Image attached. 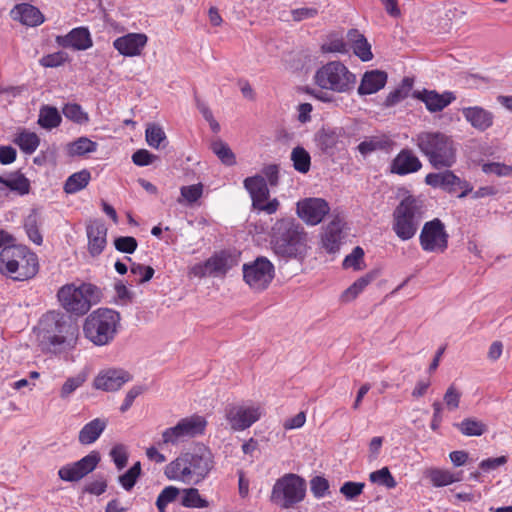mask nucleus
<instances>
[{"mask_svg": "<svg viewBox=\"0 0 512 512\" xmlns=\"http://www.w3.org/2000/svg\"><path fill=\"white\" fill-rule=\"evenodd\" d=\"M184 495L181 504L187 508H206L209 502L202 498L197 488H187L183 490Z\"/></svg>", "mask_w": 512, "mask_h": 512, "instance_id": "obj_40", "label": "nucleus"}, {"mask_svg": "<svg viewBox=\"0 0 512 512\" xmlns=\"http://www.w3.org/2000/svg\"><path fill=\"white\" fill-rule=\"evenodd\" d=\"M157 159L158 157L156 155L146 149H139L132 155V161L137 166H148Z\"/></svg>", "mask_w": 512, "mask_h": 512, "instance_id": "obj_62", "label": "nucleus"}, {"mask_svg": "<svg viewBox=\"0 0 512 512\" xmlns=\"http://www.w3.org/2000/svg\"><path fill=\"white\" fill-rule=\"evenodd\" d=\"M87 237L89 253L98 256L107 244V227L101 221H93L87 226Z\"/></svg>", "mask_w": 512, "mask_h": 512, "instance_id": "obj_22", "label": "nucleus"}, {"mask_svg": "<svg viewBox=\"0 0 512 512\" xmlns=\"http://www.w3.org/2000/svg\"><path fill=\"white\" fill-rule=\"evenodd\" d=\"M140 474L141 464L136 462L128 471L119 476L118 481L126 491H130L135 486Z\"/></svg>", "mask_w": 512, "mask_h": 512, "instance_id": "obj_47", "label": "nucleus"}, {"mask_svg": "<svg viewBox=\"0 0 512 512\" xmlns=\"http://www.w3.org/2000/svg\"><path fill=\"white\" fill-rule=\"evenodd\" d=\"M456 426L465 436H481L487 430L486 425L482 421L474 418H466L456 424Z\"/></svg>", "mask_w": 512, "mask_h": 512, "instance_id": "obj_39", "label": "nucleus"}, {"mask_svg": "<svg viewBox=\"0 0 512 512\" xmlns=\"http://www.w3.org/2000/svg\"><path fill=\"white\" fill-rule=\"evenodd\" d=\"M425 476L435 487H443L462 480V473L454 474L448 470L431 468L426 470Z\"/></svg>", "mask_w": 512, "mask_h": 512, "instance_id": "obj_30", "label": "nucleus"}, {"mask_svg": "<svg viewBox=\"0 0 512 512\" xmlns=\"http://www.w3.org/2000/svg\"><path fill=\"white\" fill-rule=\"evenodd\" d=\"M310 489L314 497L322 498L329 489V482L321 476H315L310 481Z\"/></svg>", "mask_w": 512, "mask_h": 512, "instance_id": "obj_59", "label": "nucleus"}, {"mask_svg": "<svg viewBox=\"0 0 512 512\" xmlns=\"http://www.w3.org/2000/svg\"><path fill=\"white\" fill-rule=\"evenodd\" d=\"M414 97L424 102L427 110L430 112L442 111L455 100V96L452 92L440 94L435 90L426 89L415 92Z\"/></svg>", "mask_w": 512, "mask_h": 512, "instance_id": "obj_21", "label": "nucleus"}, {"mask_svg": "<svg viewBox=\"0 0 512 512\" xmlns=\"http://www.w3.org/2000/svg\"><path fill=\"white\" fill-rule=\"evenodd\" d=\"M369 479L372 483L383 485L388 489L395 488L397 485L396 480L390 473L387 467H383L377 471L370 473Z\"/></svg>", "mask_w": 512, "mask_h": 512, "instance_id": "obj_48", "label": "nucleus"}, {"mask_svg": "<svg viewBox=\"0 0 512 512\" xmlns=\"http://www.w3.org/2000/svg\"><path fill=\"white\" fill-rule=\"evenodd\" d=\"M483 171L485 173H491L498 176H509L512 175V167L500 164V163H488L483 165Z\"/></svg>", "mask_w": 512, "mask_h": 512, "instance_id": "obj_64", "label": "nucleus"}, {"mask_svg": "<svg viewBox=\"0 0 512 512\" xmlns=\"http://www.w3.org/2000/svg\"><path fill=\"white\" fill-rule=\"evenodd\" d=\"M210 149L218 157L222 164L226 166H233L236 164V156L234 152L231 150L229 145L221 139L212 141L210 144Z\"/></svg>", "mask_w": 512, "mask_h": 512, "instance_id": "obj_34", "label": "nucleus"}, {"mask_svg": "<svg viewBox=\"0 0 512 512\" xmlns=\"http://www.w3.org/2000/svg\"><path fill=\"white\" fill-rule=\"evenodd\" d=\"M421 167V161L411 150H402L393 160L392 172L398 175H406L417 172Z\"/></svg>", "mask_w": 512, "mask_h": 512, "instance_id": "obj_24", "label": "nucleus"}, {"mask_svg": "<svg viewBox=\"0 0 512 512\" xmlns=\"http://www.w3.org/2000/svg\"><path fill=\"white\" fill-rule=\"evenodd\" d=\"M264 414L260 405H230L225 418L233 431H243L256 423Z\"/></svg>", "mask_w": 512, "mask_h": 512, "instance_id": "obj_13", "label": "nucleus"}, {"mask_svg": "<svg viewBox=\"0 0 512 512\" xmlns=\"http://www.w3.org/2000/svg\"><path fill=\"white\" fill-rule=\"evenodd\" d=\"M181 198L178 199L179 203H182V199L187 203L192 204L196 202L203 193V185L201 183L182 186L180 189Z\"/></svg>", "mask_w": 512, "mask_h": 512, "instance_id": "obj_50", "label": "nucleus"}, {"mask_svg": "<svg viewBox=\"0 0 512 512\" xmlns=\"http://www.w3.org/2000/svg\"><path fill=\"white\" fill-rule=\"evenodd\" d=\"M114 246L121 253L132 254L137 249L138 243L132 236H120L114 240Z\"/></svg>", "mask_w": 512, "mask_h": 512, "instance_id": "obj_54", "label": "nucleus"}, {"mask_svg": "<svg viewBox=\"0 0 512 512\" xmlns=\"http://www.w3.org/2000/svg\"><path fill=\"white\" fill-rule=\"evenodd\" d=\"M315 83L322 89L337 93L353 90L356 76L340 61H331L320 67L314 75Z\"/></svg>", "mask_w": 512, "mask_h": 512, "instance_id": "obj_8", "label": "nucleus"}, {"mask_svg": "<svg viewBox=\"0 0 512 512\" xmlns=\"http://www.w3.org/2000/svg\"><path fill=\"white\" fill-rule=\"evenodd\" d=\"M60 305L68 313L77 316L86 314L92 305L100 301L99 289L89 283H82L80 286L66 284L57 293Z\"/></svg>", "mask_w": 512, "mask_h": 512, "instance_id": "obj_7", "label": "nucleus"}, {"mask_svg": "<svg viewBox=\"0 0 512 512\" xmlns=\"http://www.w3.org/2000/svg\"><path fill=\"white\" fill-rule=\"evenodd\" d=\"M101 460L97 451H92L80 460L66 464L58 470V476L66 482H78L94 471Z\"/></svg>", "mask_w": 512, "mask_h": 512, "instance_id": "obj_14", "label": "nucleus"}, {"mask_svg": "<svg viewBox=\"0 0 512 512\" xmlns=\"http://www.w3.org/2000/svg\"><path fill=\"white\" fill-rule=\"evenodd\" d=\"M387 82V73L371 70L364 73L358 87L359 95H370L381 90Z\"/></svg>", "mask_w": 512, "mask_h": 512, "instance_id": "obj_25", "label": "nucleus"}, {"mask_svg": "<svg viewBox=\"0 0 512 512\" xmlns=\"http://www.w3.org/2000/svg\"><path fill=\"white\" fill-rule=\"evenodd\" d=\"M145 140L147 144L154 149H159L162 145L165 147L167 144V137L163 128L156 123L147 124Z\"/></svg>", "mask_w": 512, "mask_h": 512, "instance_id": "obj_33", "label": "nucleus"}, {"mask_svg": "<svg viewBox=\"0 0 512 512\" xmlns=\"http://www.w3.org/2000/svg\"><path fill=\"white\" fill-rule=\"evenodd\" d=\"M15 19L27 26H38L44 22V16L41 11L33 5L22 3L12 10Z\"/></svg>", "mask_w": 512, "mask_h": 512, "instance_id": "obj_28", "label": "nucleus"}, {"mask_svg": "<svg viewBox=\"0 0 512 512\" xmlns=\"http://www.w3.org/2000/svg\"><path fill=\"white\" fill-rule=\"evenodd\" d=\"M306 489V481L301 476L287 473L273 485L271 501L282 509H291L304 500Z\"/></svg>", "mask_w": 512, "mask_h": 512, "instance_id": "obj_9", "label": "nucleus"}, {"mask_svg": "<svg viewBox=\"0 0 512 512\" xmlns=\"http://www.w3.org/2000/svg\"><path fill=\"white\" fill-rule=\"evenodd\" d=\"M343 220L336 216L324 228L321 234L322 247L329 253L339 250L343 239Z\"/></svg>", "mask_w": 512, "mask_h": 512, "instance_id": "obj_19", "label": "nucleus"}, {"mask_svg": "<svg viewBox=\"0 0 512 512\" xmlns=\"http://www.w3.org/2000/svg\"><path fill=\"white\" fill-rule=\"evenodd\" d=\"M423 202L413 196L404 198L393 211L392 230L402 241L412 239L424 218Z\"/></svg>", "mask_w": 512, "mask_h": 512, "instance_id": "obj_5", "label": "nucleus"}, {"mask_svg": "<svg viewBox=\"0 0 512 512\" xmlns=\"http://www.w3.org/2000/svg\"><path fill=\"white\" fill-rule=\"evenodd\" d=\"M290 158L296 171L305 174L310 170L311 157L303 147L297 146L293 148Z\"/></svg>", "mask_w": 512, "mask_h": 512, "instance_id": "obj_38", "label": "nucleus"}, {"mask_svg": "<svg viewBox=\"0 0 512 512\" xmlns=\"http://www.w3.org/2000/svg\"><path fill=\"white\" fill-rule=\"evenodd\" d=\"M90 179L91 174L86 169L73 173L66 180L64 184V191L67 194L77 193L89 184Z\"/></svg>", "mask_w": 512, "mask_h": 512, "instance_id": "obj_32", "label": "nucleus"}, {"mask_svg": "<svg viewBox=\"0 0 512 512\" xmlns=\"http://www.w3.org/2000/svg\"><path fill=\"white\" fill-rule=\"evenodd\" d=\"M329 211V204L322 198H306L297 203L298 216L309 225L319 224Z\"/></svg>", "mask_w": 512, "mask_h": 512, "instance_id": "obj_15", "label": "nucleus"}, {"mask_svg": "<svg viewBox=\"0 0 512 512\" xmlns=\"http://www.w3.org/2000/svg\"><path fill=\"white\" fill-rule=\"evenodd\" d=\"M61 123V115L55 107L45 105L39 112L38 124L45 129L58 127Z\"/></svg>", "mask_w": 512, "mask_h": 512, "instance_id": "obj_36", "label": "nucleus"}, {"mask_svg": "<svg viewBox=\"0 0 512 512\" xmlns=\"http://www.w3.org/2000/svg\"><path fill=\"white\" fill-rule=\"evenodd\" d=\"M107 427V420L95 418L83 426L78 435V440L82 445L94 443Z\"/></svg>", "mask_w": 512, "mask_h": 512, "instance_id": "obj_29", "label": "nucleus"}, {"mask_svg": "<svg viewBox=\"0 0 512 512\" xmlns=\"http://www.w3.org/2000/svg\"><path fill=\"white\" fill-rule=\"evenodd\" d=\"M180 490L175 486H167L165 487L161 493L158 495L156 500V507L159 512H166V507L168 504L174 502L179 495Z\"/></svg>", "mask_w": 512, "mask_h": 512, "instance_id": "obj_46", "label": "nucleus"}, {"mask_svg": "<svg viewBox=\"0 0 512 512\" xmlns=\"http://www.w3.org/2000/svg\"><path fill=\"white\" fill-rule=\"evenodd\" d=\"M372 276L371 275H365L358 280H356L351 286H349L343 293H342V300L344 302H349L355 299L360 292L363 291V289L371 282Z\"/></svg>", "mask_w": 512, "mask_h": 512, "instance_id": "obj_45", "label": "nucleus"}, {"mask_svg": "<svg viewBox=\"0 0 512 512\" xmlns=\"http://www.w3.org/2000/svg\"><path fill=\"white\" fill-rule=\"evenodd\" d=\"M154 269L151 266L133 263L130 267V273L134 276H139L136 281L138 283L148 282L154 275Z\"/></svg>", "mask_w": 512, "mask_h": 512, "instance_id": "obj_58", "label": "nucleus"}, {"mask_svg": "<svg viewBox=\"0 0 512 512\" xmlns=\"http://www.w3.org/2000/svg\"><path fill=\"white\" fill-rule=\"evenodd\" d=\"M14 143L17 144L24 153L32 154L37 150L40 144V138L34 132L23 130L17 135Z\"/></svg>", "mask_w": 512, "mask_h": 512, "instance_id": "obj_35", "label": "nucleus"}, {"mask_svg": "<svg viewBox=\"0 0 512 512\" xmlns=\"http://www.w3.org/2000/svg\"><path fill=\"white\" fill-rule=\"evenodd\" d=\"M120 319V314L117 311L99 308L85 319L84 335L97 346L106 345L114 339Z\"/></svg>", "mask_w": 512, "mask_h": 512, "instance_id": "obj_6", "label": "nucleus"}, {"mask_svg": "<svg viewBox=\"0 0 512 512\" xmlns=\"http://www.w3.org/2000/svg\"><path fill=\"white\" fill-rule=\"evenodd\" d=\"M205 417L193 414L180 419L173 427H169L162 432L160 445H178L189 439L201 436L205 433L207 427Z\"/></svg>", "mask_w": 512, "mask_h": 512, "instance_id": "obj_10", "label": "nucleus"}, {"mask_svg": "<svg viewBox=\"0 0 512 512\" xmlns=\"http://www.w3.org/2000/svg\"><path fill=\"white\" fill-rule=\"evenodd\" d=\"M425 183L433 188H440L446 192L452 193L457 190L459 177L451 170L447 169L444 172L427 174L425 177Z\"/></svg>", "mask_w": 512, "mask_h": 512, "instance_id": "obj_26", "label": "nucleus"}, {"mask_svg": "<svg viewBox=\"0 0 512 512\" xmlns=\"http://www.w3.org/2000/svg\"><path fill=\"white\" fill-rule=\"evenodd\" d=\"M465 120L477 131L484 132L494 123V114L481 106L464 107L461 110Z\"/></svg>", "mask_w": 512, "mask_h": 512, "instance_id": "obj_20", "label": "nucleus"}, {"mask_svg": "<svg viewBox=\"0 0 512 512\" xmlns=\"http://www.w3.org/2000/svg\"><path fill=\"white\" fill-rule=\"evenodd\" d=\"M38 272V259L36 254L28 251L25 256L18 260L17 269L14 275H9L13 280L24 281L36 275Z\"/></svg>", "mask_w": 512, "mask_h": 512, "instance_id": "obj_27", "label": "nucleus"}, {"mask_svg": "<svg viewBox=\"0 0 512 512\" xmlns=\"http://www.w3.org/2000/svg\"><path fill=\"white\" fill-rule=\"evenodd\" d=\"M271 246L278 256L303 259L309 248L308 235L300 224L281 219L272 227Z\"/></svg>", "mask_w": 512, "mask_h": 512, "instance_id": "obj_3", "label": "nucleus"}, {"mask_svg": "<svg viewBox=\"0 0 512 512\" xmlns=\"http://www.w3.org/2000/svg\"><path fill=\"white\" fill-rule=\"evenodd\" d=\"M269 196L270 192L268 191V193H262L261 195L253 198V208L263 211L269 215L275 213L279 207V201L276 198L269 200Z\"/></svg>", "mask_w": 512, "mask_h": 512, "instance_id": "obj_43", "label": "nucleus"}, {"mask_svg": "<svg viewBox=\"0 0 512 512\" xmlns=\"http://www.w3.org/2000/svg\"><path fill=\"white\" fill-rule=\"evenodd\" d=\"M110 457L112 458L117 469H123L128 462L127 448L123 444L115 445L110 451Z\"/></svg>", "mask_w": 512, "mask_h": 512, "instance_id": "obj_53", "label": "nucleus"}, {"mask_svg": "<svg viewBox=\"0 0 512 512\" xmlns=\"http://www.w3.org/2000/svg\"><path fill=\"white\" fill-rule=\"evenodd\" d=\"M387 145V141L380 137H369L363 140L358 145V151L366 156L374 151L384 149Z\"/></svg>", "mask_w": 512, "mask_h": 512, "instance_id": "obj_49", "label": "nucleus"}, {"mask_svg": "<svg viewBox=\"0 0 512 512\" xmlns=\"http://www.w3.org/2000/svg\"><path fill=\"white\" fill-rule=\"evenodd\" d=\"M411 88L412 81L409 78L403 79L401 86L387 95L384 105L386 107H391L404 100L408 97Z\"/></svg>", "mask_w": 512, "mask_h": 512, "instance_id": "obj_41", "label": "nucleus"}, {"mask_svg": "<svg viewBox=\"0 0 512 512\" xmlns=\"http://www.w3.org/2000/svg\"><path fill=\"white\" fill-rule=\"evenodd\" d=\"M416 145L434 169L450 168L456 162V146L453 139L439 131L421 132Z\"/></svg>", "mask_w": 512, "mask_h": 512, "instance_id": "obj_4", "label": "nucleus"}, {"mask_svg": "<svg viewBox=\"0 0 512 512\" xmlns=\"http://www.w3.org/2000/svg\"><path fill=\"white\" fill-rule=\"evenodd\" d=\"M348 39L353 43L354 53L364 62L372 59L371 46L364 35L352 29L348 32Z\"/></svg>", "mask_w": 512, "mask_h": 512, "instance_id": "obj_31", "label": "nucleus"}, {"mask_svg": "<svg viewBox=\"0 0 512 512\" xmlns=\"http://www.w3.org/2000/svg\"><path fill=\"white\" fill-rule=\"evenodd\" d=\"M131 380L132 376L128 371L121 368H108L98 373L93 386L98 390L114 392Z\"/></svg>", "mask_w": 512, "mask_h": 512, "instance_id": "obj_16", "label": "nucleus"}, {"mask_svg": "<svg viewBox=\"0 0 512 512\" xmlns=\"http://www.w3.org/2000/svg\"><path fill=\"white\" fill-rule=\"evenodd\" d=\"M42 351L61 354L74 350L78 344L79 327L60 311H48L34 328Z\"/></svg>", "mask_w": 512, "mask_h": 512, "instance_id": "obj_1", "label": "nucleus"}, {"mask_svg": "<svg viewBox=\"0 0 512 512\" xmlns=\"http://www.w3.org/2000/svg\"><path fill=\"white\" fill-rule=\"evenodd\" d=\"M317 146L323 152H329L335 148L338 142V136L335 131L329 129H321L315 136Z\"/></svg>", "mask_w": 512, "mask_h": 512, "instance_id": "obj_42", "label": "nucleus"}, {"mask_svg": "<svg viewBox=\"0 0 512 512\" xmlns=\"http://www.w3.org/2000/svg\"><path fill=\"white\" fill-rule=\"evenodd\" d=\"M245 283L254 291H263L268 288L275 275L274 265L263 256L254 261L245 263L242 267Z\"/></svg>", "mask_w": 512, "mask_h": 512, "instance_id": "obj_11", "label": "nucleus"}, {"mask_svg": "<svg viewBox=\"0 0 512 512\" xmlns=\"http://www.w3.org/2000/svg\"><path fill=\"white\" fill-rule=\"evenodd\" d=\"M461 395V392L456 388V386L451 384L447 388L443 397L446 407L451 411L456 410L459 407Z\"/></svg>", "mask_w": 512, "mask_h": 512, "instance_id": "obj_56", "label": "nucleus"}, {"mask_svg": "<svg viewBox=\"0 0 512 512\" xmlns=\"http://www.w3.org/2000/svg\"><path fill=\"white\" fill-rule=\"evenodd\" d=\"M145 391V387L142 385L133 386L126 394L125 399L120 406V411L122 413L126 412L133 404V401L136 397L141 395Z\"/></svg>", "mask_w": 512, "mask_h": 512, "instance_id": "obj_63", "label": "nucleus"}, {"mask_svg": "<svg viewBox=\"0 0 512 512\" xmlns=\"http://www.w3.org/2000/svg\"><path fill=\"white\" fill-rule=\"evenodd\" d=\"M85 382V376L83 375H77L75 377L68 378L60 391V396L62 398L68 397L70 394H72L77 388L82 386V384Z\"/></svg>", "mask_w": 512, "mask_h": 512, "instance_id": "obj_60", "label": "nucleus"}, {"mask_svg": "<svg viewBox=\"0 0 512 512\" xmlns=\"http://www.w3.org/2000/svg\"><path fill=\"white\" fill-rule=\"evenodd\" d=\"M214 466L215 460L211 449L198 443L181 452L167 464L164 474L170 480L187 485H197L208 477Z\"/></svg>", "mask_w": 512, "mask_h": 512, "instance_id": "obj_2", "label": "nucleus"}, {"mask_svg": "<svg viewBox=\"0 0 512 512\" xmlns=\"http://www.w3.org/2000/svg\"><path fill=\"white\" fill-rule=\"evenodd\" d=\"M364 486V483L348 481L341 486L340 493L347 499H354L363 492Z\"/></svg>", "mask_w": 512, "mask_h": 512, "instance_id": "obj_61", "label": "nucleus"}, {"mask_svg": "<svg viewBox=\"0 0 512 512\" xmlns=\"http://www.w3.org/2000/svg\"><path fill=\"white\" fill-rule=\"evenodd\" d=\"M0 183L8 187L10 190L16 191L20 195L28 194L30 190V182L22 174L11 175L7 178L0 176Z\"/></svg>", "mask_w": 512, "mask_h": 512, "instance_id": "obj_37", "label": "nucleus"}, {"mask_svg": "<svg viewBox=\"0 0 512 512\" xmlns=\"http://www.w3.org/2000/svg\"><path fill=\"white\" fill-rule=\"evenodd\" d=\"M68 60L66 52L58 51L52 54H48L40 59V64L43 67H58L63 65Z\"/></svg>", "mask_w": 512, "mask_h": 512, "instance_id": "obj_57", "label": "nucleus"}, {"mask_svg": "<svg viewBox=\"0 0 512 512\" xmlns=\"http://www.w3.org/2000/svg\"><path fill=\"white\" fill-rule=\"evenodd\" d=\"M448 237L443 222L435 218L423 225L419 241L424 251L443 253L448 247Z\"/></svg>", "mask_w": 512, "mask_h": 512, "instance_id": "obj_12", "label": "nucleus"}, {"mask_svg": "<svg viewBox=\"0 0 512 512\" xmlns=\"http://www.w3.org/2000/svg\"><path fill=\"white\" fill-rule=\"evenodd\" d=\"M26 233L29 239L37 245L42 243V235L37 227V220L35 215H29L24 224Z\"/></svg>", "mask_w": 512, "mask_h": 512, "instance_id": "obj_55", "label": "nucleus"}, {"mask_svg": "<svg viewBox=\"0 0 512 512\" xmlns=\"http://www.w3.org/2000/svg\"><path fill=\"white\" fill-rule=\"evenodd\" d=\"M96 149L97 143L86 137H80L76 141L70 143L68 146L69 154L73 156H81L87 153H91L96 151Z\"/></svg>", "mask_w": 512, "mask_h": 512, "instance_id": "obj_44", "label": "nucleus"}, {"mask_svg": "<svg viewBox=\"0 0 512 512\" xmlns=\"http://www.w3.org/2000/svg\"><path fill=\"white\" fill-rule=\"evenodd\" d=\"M29 250L24 246H5L0 252V270L6 275H14L20 260Z\"/></svg>", "mask_w": 512, "mask_h": 512, "instance_id": "obj_23", "label": "nucleus"}, {"mask_svg": "<svg viewBox=\"0 0 512 512\" xmlns=\"http://www.w3.org/2000/svg\"><path fill=\"white\" fill-rule=\"evenodd\" d=\"M63 114L66 118L78 124L86 123L89 120L88 114L78 104H66L63 108Z\"/></svg>", "mask_w": 512, "mask_h": 512, "instance_id": "obj_51", "label": "nucleus"}, {"mask_svg": "<svg viewBox=\"0 0 512 512\" xmlns=\"http://www.w3.org/2000/svg\"><path fill=\"white\" fill-rule=\"evenodd\" d=\"M55 42L62 48L74 50H87L93 45L90 32L85 27L74 28L66 35L56 36Z\"/></svg>", "mask_w": 512, "mask_h": 512, "instance_id": "obj_18", "label": "nucleus"}, {"mask_svg": "<svg viewBox=\"0 0 512 512\" xmlns=\"http://www.w3.org/2000/svg\"><path fill=\"white\" fill-rule=\"evenodd\" d=\"M148 38L143 33H128L114 40V48L123 56L133 57L141 54Z\"/></svg>", "mask_w": 512, "mask_h": 512, "instance_id": "obj_17", "label": "nucleus"}, {"mask_svg": "<svg viewBox=\"0 0 512 512\" xmlns=\"http://www.w3.org/2000/svg\"><path fill=\"white\" fill-rule=\"evenodd\" d=\"M209 275L225 274L228 270L227 259L222 255H214L206 260Z\"/></svg>", "mask_w": 512, "mask_h": 512, "instance_id": "obj_52", "label": "nucleus"}]
</instances>
